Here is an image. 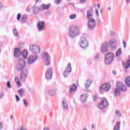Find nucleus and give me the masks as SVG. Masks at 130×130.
<instances>
[{
    "instance_id": "13",
    "label": "nucleus",
    "mask_w": 130,
    "mask_h": 130,
    "mask_svg": "<svg viewBox=\"0 0 130 130\" xmlns=\"http://www.w3.org/2000/svg\"><path fill=\"white\" fill-rule=\"evenodd\" d=\"M43 54L44 55V57L46 58V66H50V63H51V58L50 57L49 54H48L47 52H44Z\"/></svg>"
},
{
    "instance_id": "53",
    "label": "nucleus",
    "mask_w": 130,
    "mask_h": 130,
    "mask_svg": "<svg viewBox=\"0 0 130 130\" xmlns=\"http://www.w3.org/2000/svg\"><path fill=\"white\" fill-rule=\"evenodd\" d=\"M3 9V4L0 3V11Z\"/></svg>"
},
{
    "instance_id": "20",
    "label": "nucleus",
    "mask_w": 130,
    "mask_h": 130,
    "mask_svg": "<svg viewBox=\"0 0 130 130\" xmlns=\"http://www.w3.org/2000/svg\"><path fill=\"white\" fill-rule=\"evenodd\" d=\"M77 87L76 84H73L72 85L70 86L69 89V93L70 94H74L76 92V90H77Z\"/></svg>"
},
{
    "instance_id": "15",
    "label": "nucleus",
    "mask_w": 130,
    "mask_h": 130,
    "mask_svg": "<svg viewBox=\"0 0 130 130\" xmlns=\"http://www.w3.org/2000/svg\"><path fill=\"white\" fill-rule=\"evenodd\" d=\"M68 67H66L65 71L63 72V77L64 78H68L69 73L72 72V66H71V63H68Z\"/></svg>"
},
{
    "instance_id": "22",
    "label": "nucleus",
    "mask_w": 130,
    "mask_h": 130,
    "mask_svg": "<svg viewBox=\"0 0 130 130\" xmlns=\"http://www.w3.org/2000/svg\"><path fill=\"white\" fill-rule=\"evenodd\" d=\"M27 22V15L24 14L21 17V23L22 24H25Z\"/></svg>"
},
{
    "instance_id": "8",
    "label": "nucleus",
    "mask_w": 130,
    "mask_h": 130,
    "mask_svg": "<svg viewBox=\"0 0 130 130\" xmlns=\"http://www.w3.org/2000/svg\"><path fill=\"white\" fill-rule=\"evenodd\" d=\"M96 26V20L93 18H90L88 20L87 27L88 30H93Z\"/></svg>"
},
{
    "instance_id": "47",
    "label": "nucleus",
    "mask_w": 130,
    "mask_h": 130,
    "mask_svg": "<svg viewBox=\"0 0 130 130\" xmlns=\"http://www.w3.org/2000/svg\"><path fill=\"white\" fill-rule=\"evenodd\" d=\"M4 92L0 93V99H2V98L4 97Z\"/></svg>"
},
{
    "instance_id": "61",
    "label": "nucleus",
    "mask_w": 130,
    "mask_h": 130,
    "mask_svg": "<svg viewBox=\"0 0 130 130\" xmlns=\"http://www.w3.org/2000/svg\"><path fill=\"white\" fill-rule=\"evenodd\" d=\"M20 129H21V130H27V129H23V127H21L20 128Z\"/></svg>"
},
{
    "instance_id": "11",
    "label": "nucleus",
    "mask_w": 130,
    "mask_h": 130,
    "mask_svg": "<svg viewBox=\"0 0 130 130\" xmlns=\"http://www.w3.org/2000/svg\"><path fill=\"white\" fill-rule=\"evenodd\" d=\"M116 86L118 89H119V90H120V91H122V92H126V91H127V89H126V86L123 85V84L120 81L116 82Z\"/></svg>"
},
{
    "instance_id": "44",
    "label": "nucleus",
    "mask_w": 130,
    "mask_h": 130,
    "mask_svg": "<svg viewBox=\"0 0 130 130\" xmlns=\"http://www.w3.org/2000/svg\"><path fill=\"white\" fill-rule=\"evenodd\" d=\"M100 56V55H99V53H98V54L95 55V57H94V59H99Z\"/></svg>"
},
{
    "instance_id": "55",
    "label": "nucleus",
    "mask_w": 130,
    "mask_h": 130,
    "mask_svg": "<svg viewBox=\"0 0 130 130\" xmlns=\"http://www.w3.org/2000/svg\"><path fill=\"white\" fill-rule=\"evenodd\" d=\"M126 4H129L130 0H126Z\"/></svg>"
},
{
    "instance_id": "41",
    "label": "nucleus",
    "mask_w": 130,
    "mask_h": 130,
    "mask_svg": "<svg viewBox=\"0 0 130 130\" xmlns=\"http://www.w3.org/2000/svg\"><path fill=\"white\" fill-rule=\"evenodd\" d=\"M15 97L16 98V102H19V101H20V97H19V95H18V94H16Z\"/></svg>"
},
{
    "instance_id": "7",
    "label": "nucleus",
    "mask_w": 130,
    "mask_h": 130,
    "mask_svg": "<svg viewBox=\"0 0 130 130\" xmlns=\"http://www.w3.org/2000/svg\"><path fill=\"white\" fill-rule=\"evenodd\" d=\"M29 50L34 54H39L41 51V49L39 46L36 45H29Z\"/></svg>"
},
{
    "instance_id": "50",
    "label": "nucleus",
    "mask_w": 130,
    "mask_h": 130,
    "mask_svg": "<svg viewBox=\"0 0 130 130\" xmlns=\"http://www.w3.org/2000/svg\"><path fill=\"white\" fill-rule=\"evenodd\" d=\"M97 21H98V23L99 24H101V20H100V18H98L97 19Z\"/></svg>"
},
{
    "instance_id": "12",
    "label": "nucleus",
    "mask_w": 130,
    "mask_h": 130,
    "mask_svg": "<svg viewBox=\"0 0 130 130\" xmlns=\"http://www.w3.org/2000/svg\"><path fill=\"white\" fill-rule=\"evenodd\" d=\"M37 28L39 32H42L45 29V22L44 21H39L37 23Z\"/></svg>"
},
{
    "instance_id": "23",
    "label": "nucleus",
    "mask_w": 130,
    "mask_h": 130,
    "mask_svg": "<svg viewBox=\"0 0 130 130\" xmlns=\"http://www.w3.org/2000/svg\"><path fill=\"white\" fill-rule=\"evenodd\" d=\"M50 6H51L50 4H48L47 5L42 4L41 7L43 9V10H48V9L50 8Z\"/></svg>"
},
{
    "instance_id": "9",
    "label": "nucleus",
    "mask_w": 130,
    "mask_h": 130,
    "mask_svg": "<svg viewBox=\"0 0 130 130\" xmlns=\"http://www.w3.org/2000/svg\"><path fill=\"white\" fill-rule=\"evenodd\" d=\"M107 105H109V104H108V101H107V99L106 98H103L102 99L101 103H100L99 104V108L100 109H104Z\"/></svg>"
},
{
    "instance_id": "4",
    "label": "nucleus",
    "mask_w": 130,
    "mask_h": 130,
    "mask_svg": "<svg viewBox=\"0 0 130 130\" xmlns=\"http://www.w3.org/2000/svg\"><path fill=\"white\" fill-rule=\"evenodd\" d=\"M26 67V61L24 60L23 58H20L17 61V64L16 65V70L19 72H21V71H23L24 70V68Z\"/></svg>"
},
{
    "instance_id": "51",
    "label": "nucleus",
    "mask_w": 130,
    "mask_h": 130,
    "mask_svg": "<svg viewBox=\"0 0 130 130\" xmlns=\"http://www.w3.org/2000/svg\"><path fill=\"white\" fill-rule=\"evenodd\" d=\"M112 74L114 75V76H116V71H115V70H113L112 71Z\"/></svg>"
},
{
    "instance_id": "1",
    "label": "nucleus",
    "mask_w": 130,
    "mask_h": 130,
    "mask_svg": "<svg viewBox=\"0 0 130 130\" xmlns=\"http://www.w3.org/2000/svg\"><path fill=\"white\" fill-rule=\"evenodd\" d=\"M69 35L70 38H75L80 35V29L77 25H72L69 27Z\"/></svg>"
},
{
    "instance_id": "24",
    "label": "nucleus",
    "mask_w": 130,
    "mask_h": 130,
    "mask_svg": "<svg viewBox=\"0 0 130 130\" xmlns=\"http://www.w3.org/2000/svg\"><path fill=\"white\" fill-rule=\"evenodd\" d=\"M120 121L116 122V125L114 127V130H120Z\"/></svg>"
},
{
    "instance_id": "27",
    "label": "nucleus",
    "mask_w": 130,
    "mask_h": 130,
    "mask_svg": "<svg viewBox=\"0 0 130 130\" xmlns=\"http://www.w3.org/2000/svg\"><path fill=\"white\" fill-rule=\"evenodd\" d=\"M15 80L16 84H17L18 87H21L22 86V84L20 82V79L19 78V77H15Z\"/></svg>"
},
{
    "instance_id": "39",
    "label": "nucleus",
    "mask_w": 130,
    "mask_h": 130,
    "mask_svg": "<svg viewBox=\"0 0 130 130\" xmlns=\"http://www.w3.org/2000/svg\"><path fill=\"white\" fill-rule=\"evenodd\" d=\"M7 86L9 89H11V88H12V85H11V82H10V81L7 82Z\"/></svg>"
},
{
    "instance_id": "46",
    "label": "nucleus",
    "mask_w": 130,
    "mask_h": 130,
    "mask_svg": "<svg viewBox=\"0 0 130 130\" xmlns=\"http://www.w3.org/2000/svg\"><path fill=\"white\" fill-rule=\"evenodd\" d=\"M26 11L28 12L29 13L31 12V10L29 9V6L26 7Z\"/></svg>"
},
{
    "instance_id": "29",
    "label": "nucleus",
    "mask_w": 130,
    "mask_h": 130,
    "mask_svg": "<svg viewBox=\"0 0 130 130\" xmlns=\"http://www.w3.org/2000/svg\"><path fill=\"white\" fill-rule=\"evenodd\" d=\"M18 93L19 94V96L22 98V97H24V89L21 88L20 89L18 90Z\"/></svg>"
},
{
    "instance_id": "33",
    "label": "nucleus",
    "mask_w": 130,
    "mask_h": 130,
    "mask_svg": "<svg viewBox=\"0 0 130 130\" xmlns=\"http://www.w3.org/2000/svg\"><path fill=\"white\" fill-rule=\"evenodd\" d=\"M55 93H56V90H54V89L50 90L48 92V95H49L50 96H53V95H54Z\"/></svg>"
},
{
    "instance_id": "59",
    "label": "nucleus",
    "mask_w": 130,
    "mask_h": 130,
    "mask_svg": "<svg viewBox=\"0 0 130 130\" xmlns=\"http://www.w3.org/2000/svg\"><path fill=\"white\" fill-rule=\"evenodd\" d=\"M90 11V12H91L92 13H93V7H91V10H89Z\"/></svg>"
},
{
    "instance_id": "28",
    "label": "nucleus",
    "mask_w": 130,
    "mask_h": 130,
    "mask_svg": "<svg viewBox=\"0 0 130 130\" xmlns=\"http://www.w3.org/2000/svg\"><path fill=\"white\" fill-rule=\"evenodd\" d=\"M125 83L127 87H130V77L129 76L125 79Z\"/></svg>"
},
{
    "instance_id": "49",
    "label": "nucleus",
    "mask_w": 130,
    "mask_h": 130,
    "mask_svg": "<svg viewBox=\"0 0 130 130\" xmlns=\"http://www.w3.org/2000/svg\"><path fill=\"white\" fill-rule=\"evenodd\" d=\"M80 2V4H84V3H86V0H79Z\"/></svg>"
},
{
    "instance_id": "54",
    "label": "nucleus",
    "mask_w": 130,
    "mask_h": 130,
    "mask_svg": "<svg viewBox=\"0 0 130 130\" xmlns=\"http://www.w3.org/2000/svg\"><path fill=\"white\" fill-rule=\"evenodd\" d=\"M110 35L111 36H113L114 35V32L113 31L111 32Z\"/></svg>"
},
{
    "instance_id": "62",
    "label": "nucleus",
    "mask_w": 130,
    "mask_h": 130,
    "mask_svg": "<svg viewBox=\"0 0 130 130\" xmlns=\"http://www.w3.org/2000/svg\"><path fill=\"white\" fill-rule=\"evenodd\" d=\"M108 10L109 11H111V7H109L108 8Z\"/></svg>"
},
{
    "instance_id": "56",
    "label": "nucleus",
    "mask_w": 130,
    "mask_h": 130,
    "mask_svg": "<svg viewBox=\"0 0 130 130\" xmlns=\"http://www.w3.org/2000/svg\"><path fill=\"white\" fill-rule=\"evenodd\" d=\"M43 130H49V128H48V127H45Z\"/></svg>"
},
{
    "instance_id": "35",
    "label": "nucleus",
    "mask_w": 130,
    "mask_h": 130,
    "mask_svg": "<svg viewBox=\"0 0 130 130\" xmlns=\"http://www.w3.org/2000/svg\"><path fill=\"white\" fill-rule=\"evenodd\" d=\"M81 101L82 102H83V103H84V102H86L87 101V96L85 97L84 96V95L82 94L81 95Z\"/></svg>"
},
{
    "instance_id": "16",
    "label": "nucleus",
    "mask_w": 130,
    "mask_h": 130,
    "mask_svg": "<svg viewBox=\"0 0 130 130\" xmlns=\"http://www.w3.org/2000/svg\"><path fill=\"white\" fill-rule=\"evenodd\" d=\"M28 74L29 72L28 71V70L25 69V70L22 71L20 74V80L22 81L23 79H24V80L27 79Z\"/></svg>"
},
{
    "instance_id": "10",
    "label": "nucleus",
    "mask_w": 130,
    "mask_h": 130,
    "mask_svg": "<svg viewBox=\"0 0 130 130\" xmlns=\"http://www.w3.org/2000/svg\"><path fill=\"white\" fill-rule=\"evenodd\" d=\"M109 45L111 47V50H115V49H116L118 46L117 45V41L114 39H113L110 41Z\"/></svg>"
},
{
    "instance_id": "36",
    "label": "nucleus",
    "mask_w": 130,
    "mask_h": 130,
    "mask_svg": "<svg viewBox=\"0 0 130 130\" xmlns=\"http://www.w3.org/2000/svg\"><path fill=\"white\" fill-rule=\"evenodd\" d=\"M76 17H77V15L76 14H72L70 16V19H71V20L75 19V18Z\"/></svg>"
},
{
    "instance_id": "48",
    "label": "nucleus",
    "mask_w": 130,
    "mask_h": 130,
    "mask_svg": "<svg viewBox=\"0 0 130 130\" xmlns=\"http://www.w3.org/2000/svg\"><path fill=\"white\" fill-rule=\"evenodd\" d=\"M95 13L98 16V17H99V11L98 9H95Z\"/></svg>"
},
{
    "instance_id": "57",
    "label": "nucleus",
    "mask_w": 130,
    "mask_h": 130,
    "mask_svg": "<svg viewBox=\"0 0 130 130\" xmlns=\"http://www.w3.org/2000/svg\"><path fill=\"white\" fill-rule=\"evenodd\" d=\"M28 91L29 92H31L32 91V89L30 87H28Z\"/></svg>"
},
{
    "instance_id": "6",
    "label": "nucleus",
    "mask_w": 130,
    "mask_h": 130,
    "mask_svg": "<svg viewBox=\"0 0 130 130\" xmlns=\"http://www.w3.org/2000/svg\"><path fill=\"white\" fill-rule=\"evenodd\" d=\"M79 44L81 48L85 49L87 48L89 45V42L87 40V39L84 37H82L80 38V40L79 42Z\"/></svg>"
},
{
    "instance_id": "45",
    "label": "nucleus",
    "mask_w": 130,
    "mask_h": 130,
    "mask_svg": "<svg viewBox=\"0 0 130 130\" xmlns=\"http://www.w3.org/2000/svg\"><path fill=\"white\" fill-rule=\"evenodd\" d=\"M61 2V0H56L55 4H56V5H59Z\"/></svg>"
},
{
    "instance_id": "42",
    "label": "nucleus",
    "mask_w": 130,
    "mask_h": 130,
    "mask_svg": "<svg viewBox=\"0 0 130 130\" xmlns=\"http://www.w3.org/2000/svg\"><path fill=\"white\" fill-rule=\"evenodd\" d=\"M98 98V94H95L93 96V101H96Z\"/></svg>"
},
{
    "instance_id": "3",
    "label": "nucleus",
    "mask_w": 130,
    "mask_h": 130,
    "mask_svg": "<svg viewBox=\"0 0 130 130\" xmlns=\"http://www.w3.org/2000/svg\"><path fill=\"white\" fill-rule=\"evenodd\" d=\"M114 60V54L112 52H108L105 55L104 62L106 66L111 64Z\"/></svg>"
},
{
    "instance_id": "25",
    "label": "nucleus",
    "mask_w": 130,
    "mask_h": 130,
    "mask_svg": "<svg viewBox=\"0 0 130 130\" xmlns=\"http://www.w3.org/2000/svg\"><path fill=\"white\" fill-rule=\"evenodd\" d=\"M91 84H92V81H90V80H87L86 83H85V87L86 89L89 88L90 86H91Z\"/></svg>"
},
{
    "instance_id": "40",
    "label": "nucleus",
    "mask_w": 130,
    "mask_h": 130,
    "mask_svg": "<svg viewBox=\"0 0 130 130\" xmlns=\"http://www.w3.org/2000/svg\"><path fill=\"white\" fill-rule=\"evenodd\" d=\"M116 113L118 116H122L121 113H120V111H116Z\"/></svg>"
},
{
    "instance_id": "52",
    "label": "nucleus",
    "mask_w": 130,
    "mask_h": 130,
    "mask_svg": "<svg viewBox=\"0 0 130 130\" xmlns=\"http://www.w3.org/2000/svg\"><path fill=\"white\" fill-rule=\"evenodd\" d=\"M3 129V123H0V130Z\"/></svg>"
},
{
    "instance_id": "34",
    "label": "nucleus",
    "mask_w": 130,
    "mask_h": 130,
    "mask_svg": "<svg viewBox=\"0 0 130 130\" xmlns=\"http://www.w3.org/2000/svg\"><path fill=\"white\" fill-rule=\"evenodd\" d=\"M121 92H120V91H119V89H117V88H116L115 89V96H120V95H121Z\"/></svg>"
},
{
    "instance_id": "31",
    "label": "nucleus",
    "mask_w": 130,
    "mask_h": 130,
    "mask_svg": "<svg viewBox=\"0 0 130 130\" xmlns=\"http://www.w3.org/2000/svg\"><path fill=\"white\" fill-rule=\"evenodd\" d=\"M122 66H124V69H125V72H127V69L130 68V63L127 62L126 63H122Z\"/></svg>"
},
{
    "instance_id": "63",
    "label": "nucleus",
    "mask_w": 130,
    "mask_h": 130,
    "mask_svg": "<svg viewBox=\"0 0 130 130\" xmlns=\"http://www.w3.org/2000/svg\"><path fill=\"white\" fill-rule=\"evenodd\" d=\"M11 119H13V115H11L10 117Z\"/></svg>"
},
{
    "instance_id": "32",
    "label": "nucleus",
    "mask_w": 130,
    "mask_h": 130,
    "mask_svg": "<svg viewBox=\"0 0 130 130\" xmlns=\"http://www.w3.org/2000/svg\"><path fill=\"white\" fill-rule=\"evenodd\" d=\"M122 54L121 52V48H119L116 52V56H120V55Z\"/></svg>"
},
{
    "instance_id": "58",
    "label": "nucleus",
    "mask_w": 130,
    "mask_h": 130,
    "mask_svg": "<svg viewBox=\"0 0 130 130\" xmlns=\"http://www.w3.org/2000/svg\"><path fill=\"white\" fill-rule=\"evenodd\" d=\"M97 7L99 8V9H100V4H98Z\"/></svg>"
},
{
    "instance_id": "17",
    "label": "nucleus",
    "mask_w": 130,
    "mask_h": 130,
    "mask_svg": "<svg viewBox=\"0 0 130 130\" xmlns=\"http://www.w3.org/2000/svg\"><path fill=\"white\" fill-rule=\"evenodd\" d=\"M108 50V43L106 42L102 45L101 52L104 53Z\"/></svg>"
},
{
    "instance_id": "18",
    "label": "nucleus",
    "mask_w": 130,
    "mask_h": 130,
    "mask_svg": "<svg viewBox=\"0 0 130 130\" xmlns=\"http://www.w3.org/2000/svg\"><path fill=\"white\" fill-rule=\"evenodd\" d=\"M32 14H34V15H37V14H39V12L41 10V9L39 8V7L34 5L32 7Z\"/></svg>"
},
{
    "instance_id": "26",
    "label": "nucleus",
    "mask_w": 130,
    "mask_h": 130,
    "mask_svg": "<svg viewBox=\"0 0 130 130\" xmlns=\"http://www.w3.org/2000/svg\"><path fill=\"white\" fill-rule=\"evenodd\" d=\"M91 17H93L92 12V11L88 10L87 11V18L88 20H90Z\"/></svg>"
},
{
    "instance_id": "43",
    "label": "nucleus",
    "mask_w": 130,
    "mask_h": 130,
    "mask_svg": "<svg viewBox=\"0 0 130 130\" xmlns=\"http://www.w3.org/2000/svg\"><path fill=\"white\" fill-rule=\"evenodd\" d=\"M123 48H126V42L123 41Z\"/></svg>"
},
{
    "instance_id": "64",
    "label": "nucleus",
    "mask_w": 130,
    "mask_h": 130,
    "mask_svg": "<svg viewBox=\"0 0 130 130\" xmlns=\"http://www.w3.org/2000/svg\"><path fill=\"white\" fill-rule=\"evenodd\" d=\"M83 130H87V129L85 128V129H84Z\"/></svg>"
},
{
    "instance_id": "14",
    "label": "nucleus",
    "mask_w": 130,
    "mask_h": 130,
    "mask_svg": "<svg viewBox=\"0 0 130 130\" xmlns=\"http://www.w3.org/2000/svg\"><path fill=\"white\" fill-rule=\"evenodd\" d=\"M38 58V57H37V55H36L35 56L33 55H30L27 59V63L28 64H32V63L35 62V61L37 60Z\"/></svg>"
},
{
    "instance_id": "37",
    "label": "nucleus",
    "mask_w": 130,
    "mask_h": 130,
    "mask_svg": "<svg viewBox=\"0 0 130 130\" xmlns=\"http://www.w3.org/2000/svg\"><path fill=\"white\" fill-rule=\"evenodd\" d=\"M23 101L24 105L26 107H28V102H27V100H26V99H23Z\"/></svg>"
},
{
    "instance_id": "38",
    "label": "nucleus",
    "mask_w": 130,
    "mask_h": 130,
    "mask_svg": "<svg viewBox=\"0 0 130 130\" xmlns=\"http://www.w3.org/2000/svg\"><path fill=\"white\" fill-rule=\"evenodd\" d=\"M21 13H18L17 15V21H21L20 19H21Z\"/></svg>"
},
{
    "instance_id": "2",
    "label": "nucleus",
    "mask_w": 130,
    "mask_h": 130,
    "mask_svg": "<svg viewBox=\"0 0 130 130\" xmlns=\"http://www.w3.org/2000/svg\"><path fill=\"white\" fill-rule=\"evenodd\" d=\"M14 54L15 57H20L21 55L22 54L23 57L24 59H27V57L28 56V52L27 50H24L22 51H21V49L19 48H15L14 50Z\"/></svg>"
},
{
    "instance_id": "5",
    "label": "nucleus",
    "mask_w": 130,
    "mask_h": 130,
    "mask_svg": "<svg viewBox=\"0 0 130 130\" xmlns=\"http://www.w3.org/2000/svg\"><path fill=\"white\" fill-rule=\"evenodd\" d=\"M111 88V85L109 83H104L100 87L101 94H104V92H108Z\"/></svg>"
},
{
    "instance_id": "19",
    "label": "nucleus",
    "mask_w": 130,
    "mask_h": 130,
    "mask_svg": "<svg viewBox=\"0 0 130 130\" xmlns=\"http://www.w3.org/2000/svg\"><path fill=\"white\" fill-rule=\"evenodd\" d=\"M46 78L47 80H49L52 78V70L48 69L46 73Z\"/></svg>"
},
{
    "instance_id": "21",
    "label": "nucleus",
    "mask_w": 130,
    "mask_h": 130,
    "mask_svg": "<svg viewBox=\"0 0 130 130\" xmlns=\"http://www.w3.org/2000/svg\"><path fill=\"white\" fill-rule=\"evenodd\" d=\"M62 104L63 106V108L64 109H67L68 107H69V105H68V103H67L66 98L62 99Z\"/></svg>"
},
{
    "instance_id": "60",
    "label": "nucleus",
    "mask_w": 130,
    "mask_h": 130,
    "mask_svg": "<svg viewBox=\"0 0 130 130\" xmlns=\"http://www.w3.org/2000/svg\"><path fill=\"white\" fill-rule=\"evenodd\" d=\"M91 128H92V129H93L94 128V124H93L91 125Z\"/></svg>"
},
{
    "instance_id": "30",
    "label": "nucleus",
    "mask_w": 130,
    "mask_h": 130,
    "mask_svg": "<svg viewBox=\"0 0 130 130\" xmlns=\"http://www.w3.org/2000/svg\"><path fill=\"white\" fill-rule=\"evenodd\" d=\"M13 32L14 36H16V37H17V38H20V36L19 35V33L17 30V28H14L13 30Z\"/></svg>"
}]
</instances>
